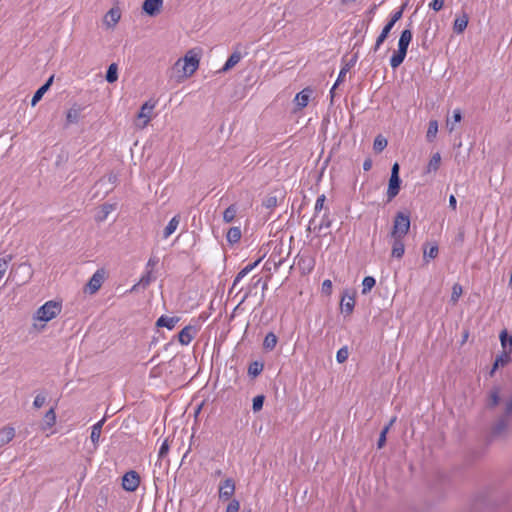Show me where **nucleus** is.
Here are the masks:
<instances>
[{
  "label": "nucleus",
  "instance_id": "f257e3e1",
  "mask_svg": "<svg viewBox=\"0 0 512 512\" xmlns=\"http://www.w3.org/2000/svg\"><path fill=\"white\" fill-rule=\"evenodd\" d=\"M410 229V216L408 213L398 212L395 215L391 237L403 238Z\"/></svg>",
  "mask_w": 512,
  "mask_h": 512
},
{
  "label": "nucleus",
  "instance_id": "f03ea898",
  "mask_svg": "<svg viewBox=\"0 0 512 512\" xmlns=\"http://www.w3.org/2000/svg\"><path fill=\"white\" fill-rule=\"evenodd\" d=\"M61 312V304L55 301H48L38 308L35 318L37 320L48 322L55 318Z\"/></svg>",
  "mask_w": 512,
  "mask_h": 512
},
{
  "label": "nucleus",
  "instance_id": "7ed1b4c3",
  "mask_svg": "<svg viewBox=\"0 0 512 512\" xmlns=\"http://www.w3.org/2000/svg\"><path fill=\"white\" fill-rule=\"evenodd\" d=\"M105 279V271L98 269L90 278L88 283L85 285L84 292L89 294H95L102 286Z\"/></svg>",
  "mask_w": 512,
  "mask_h": 512
},
{
  "label": "nucleus",
  "instance_id": "20e7f679",
  "mask_svg": "<svg viewBox=\"0 0 512 512\" xmlns=\"http://www.w3.org/2000/svg\"><path fill=\"white\" fill-rule=\"evenodd\" d=\"M181 65L183 70V75L188 77L191 76L199 66V59L197 56H185L183 59V63L181 64V60H178L175 64L176 67Z\"/></svg>",
  "mask_w": 512,
  "mask_h": 512
},
{
  "label": "nucleus",
  "instance_id": "39448f33",
  "mask_svg": "<svg viewBox=\"0 0 512 512\" xmlns=\"http://www.w3.org/2000/svg\"><path fill=\"white\" fill-rule=\"evenodd\" d=\"M509 423L510 419L506 418V416H500L491 428L490 438L495 439L505 436Z\"/></svg>",
  "mask_w": 512,
  "mask_h": 512
},
{
  "label": "nucleus",
  "instance_id": "423d86ee",
  "mask_svg": "<svg viewBox=\"0 0 512 512\" xmlns=\"http://www.w3.org/2000/svg\"><path fill=\"white\" fill-rule=\"evenodd\" d=\"M140 484V476L135 471H129L122 478V487L124 490L133 492Z\"/></svg>",
  "mask_w": 512,
  "mask_h": 512
},
{
  "label": "nucleus",
  "instance_id": "0eeeda50",
  "mask_svg": "<svg viewBox=\"0 0 512 512\" xmlns=\"http://www.w3.org/2000/svg\"><path fill=\"white\" fill-rule=\"evenodd\" d=\"M235 493V482L231 478L225 479L219 486V499L226 501Z\"/></svg>",
  "mask_w": 512,
  "mask_h": 512
},
{
  "label": "nucleus",
  "instance_id": "6e6552de",
  "mask_svg": "<svg viewBox=\"0 0 512 512\" xmlns=\"http://www.w3.org/2000/svg\"><path fill=\"white\" fill-rule=\"evenodd\" d=\"M154 108H155V103L151 102V101H147L141 106L140 111L137 115V118L139 120L143 119V122L141 124L138 123L137 126H139L140 128H144L149 123V121L151 119V113Z\"/></svg>",
  "mask_w": 512,
  "mask_h": 512
},
{
  "label": "nucleus",
  "instance_id": "1a4fd4ad",
  "mask_svg": "<svg viewBox=\"0 0 512 512\" xmlns=\"http://www.w3.org/2000/svg\"><path fill=\"white\" fill-rule=\"evenodd\" d=\"M197 329L194 326H185L178 334V340L182 345H188L195 337Z\"/></svg>",
  "mask_w": 512,
  "mask_h": 512
},
{
  "label": "nucleus",
  "instance_id": "9d476101",
  "mask_svg": "<svg viewBox=\"0 0 512 512\" xmlns=\"http://www.w3.org/2000/svg\"><path fill=\"white\" fill-rule=\"evenodd\" d=\"M162 5L163 0H145L142 9L149 16H155L160 12Z\"/></svg>",
  "mask_w": 512,
  "mask_h": 512
},
{
  "label": "nucleus",
  "instance_id": "9b49d317",
  "mask_svg": "<svg viewBox=\"0 0 512 512\" xmlns=\"http://www.w3.org/2000/svg\"><path fill=\"white\" fill-rule=\"evenodd\" d=\"M401 179L400 177H390L388 189H387V200H393L400 191Z\"/></svg>",
  "mask_w": 512,
  "mask_h": 512
},
{
  "label": "nucleus",
  "instance_id": "f8f14e48",
  "mask_svg": "<svg viewBox=\"0 0 512 512\" xmlns=\"http://www.w3.org/2000/svg\"><path fill=\"white\" fill-rule=\"evenodd\" d=\"M53 80H54V75L50 76L48 78V80L40 88L37 89V91L34 93L32 100H31L32 106H35L42 99L43 95L46 93V91L52 85Z\"/></svg>",
  "mask_w": 512,
  "mask_h": 512
},
{
  "label": "nucleus",
  "instance_id": "ddd939ff",
  "mask_svg": "<svg viewBox=\"0 0 512 512\" xmlns=\"http://www.w3.org/2000/svg\"><path fill=\"white\" fill-rule=\"evenodd\" d=\"M262 261V257L258 258L255 262L251 263V264H248L247 266H245L242 270H240L238 272V274L236 275L234 281H233V285H232V290L234 288H236V286L238 285V283L240 282V280L242 278H244L249 272H251L256 266H258V264Z\"/></svg>",
  "mask_w": 512,
  "mask_h": 512
},
{
  "label": "nucleus",
  "instance_id": "4468645a",
  "mask_svg": "<svg viewBox=\"0 0 512 512\" xmlns=\"http://www.w3.org/2000/svg\"><path fill=\"white\" fill-rule=\"evenodd\" d=\"M81 112H82V107L77 104H74L67 112L66 124L69 125V124L78 123V121L80 119Z\"/></svg>",
  "mask_w": 512,
  "mask_h": 512
},
{
  "label": "nucleus",
  "instance_id": "2eb2a0df",
  "mask_svg": "<svg viewBox=\"0 0 512 512\" xmlns=\"http://www.w3.org/2000/svg\"><path fill=\"white\" fill-rule=\"evenodd\" d=\"M105 421H106V417H103L100 421H98L96 424H94L92 426L90 438H91V441L94 444L95 448L98 446L99 439H100L101 432H102V427H103Z\"/></svg>",
  "mask_w": 512,
  "mask_h": 512
},
{
  "label": "nucleus",
  "instance_id": "dca6fc26",
  "mask_svg": "<svg viewBox=\"0 0 512 512\" xmlns=\"http://www.w3.org/2000/svg\"><path fill=\"white\" fill-rule=\"evenodd\" d=\"M394 26L392 23L387 22L386 25L383 27L381 33L376 39L375 45L373 47V52H377L380 48V46L383 44V42L387 39L390 31L392 30Z\"/></svg>",
  "mask_w": 512,
  "mask_h": 512
},
{
  "label": "nucleus",
  "instance_id": "f3484780",
  "mask_svg": "<svg viewBox=\"0 0 512 512\" xmlns=\"http://www.w3.org/2000/svg\"><path fill=\"white\" fill-rule=\"evenodd\" d=\"M180 224V215H175L163 230V239L169 238L178 228Z\"/></svg>",
  "mask_w": 512,
  "mask_h": 512
},
{
  "label": "nucleus",
  "instance_id": "a211bd4d",
  "mask_svg": "<svg viewBox=\"0 0 512 512\" xmlns=\"http://www.w3.org/2000/svg\"><path fill=\"white\" fill-rule=\"evenodd\" d=\"M180 318L179 317H168V316H165V315H162L161 317L158 318L157 322H156V326L158 327H166L167 329L169 330H172L175 325L179 322Z\"/></svg>",
  "mask_w": 512,
  "mask_h": 512
},
{
  "label": "nucleus",
  "instance_id": "6ab92c4d",
  "mask_svg": "<svg viewBox=\"0 0 512 512\" xmlns=\"http://www.w3.org/2000/svg\"><path fill=\"white\" fill-rule=\"evenodd\" d=\"M121 14L118 8H111L105 15L104 22L108 27L115 26L120 20Z\"/></svg>",
  "mask_w": 512,
  "mask_h": 512
},
{
  "label": "nucleus",
  "instance_id": "aec40b11",
  "mask_svg": "<svg viewBox=\"0 0 512 512\" xmlns=\"http://www.w3.org/2000/svg\"><path fill=\"white\" fill-rule=\"evenodd\" d=\"M15 437V429L11 426L3 427L0 430V447L8 444Z\"/></svg>",
  "mask_w": 512,
  "mask_h": 512
},
{
  "label": "nucleus",
  "instance_id": "412c9836",
  "mask_svg": "<svg viewBox=\"0 0 512 512\" xmlns=\"http://www.w3.org/2000/svg\"><path fill=\"white\" fill-rule=\"evenodd\" d=\"M392 238L394 239V241L392 244L391 255H392V257H395V258H402L403 254L405 252V246H404L403 240L400 237H392Z\"/></svg>",
  "mask_w": 512,
  "mask_h": 512
},
{
  "label": "nucleus",
  "instance_id": "4be33fe9",
  "mask_svg": "<svg viewBox=\"0 0 512 512\" xmlns=\"http://www.w3.org/2000/svg\"><path fill=\"white\" fill-rule=\"evenodd\" d=\"M412 40V31L410 29H404L401 32L399 41H398V49L405 50L407 52L409 44Z\"/></svg>",
  "mask_w": 512,
  "mask_h": 512
},
{
  "label": "nucleus",
  "instance_id": "5701e85b",
  "mask_svg": "<svg viewBox=\"0 0 512 512\" xmlns=\"http://www.w3.org/2000/svg\"><path fill=\"white\" fill-rule=\"evenodd\" d=\"M55 423H56V413H55L54 408H50L44 415L41 429L47 430V429L51 428L52 426H54Z\"/></svg>",
  "mask_w": 512,
  "mask_h": 512
},
{
  "label": "nucleus",
  "instance_id": "b1692460",
  "mask_svg": "<svg viewBox=\"0 0 512 512\" xmlns=\"http://www.w3.org/2000/svg\"><path fill=\"white\" fill-rule=\"evenodd\" d=\"M341 311L346 315H350L355 306V299L353 296H343L341 299Z\"/></svg>",
  "mask_w": 512,
  "mask_h": 512
},
{
  "label": "nucleus",
  "instance_id": "393cba45",
  "mask_svg": "<svg viewBox=\"0 0 512 512\" xmlns=\"http://www.w3.org/2000/svg\"><path fill=\"white\" fill-rule=\"evenodd\" d=\"M311 92L310 89H303L296 94L295 101L299 108L302 109L307 106Z\"/></svg>",
  "mask_w": 512,
  "mask_h": 512
},
{
  "label": "nucleus",
  "instance_id": "a878e982",
  "mask_svg": "<svg viewBox=\"0 0 512 512\" xmlns=\"http://www.w3.org/2000/svg\"><path fill=\"white\" fill-rule=\"evenodd\" d=\"M242 58V55L239 51H234L230 56L229 58L227 59L226 63L224 64V66L222 67L221 71L222 72H226L228 70H230L231 68H233L236 64L239 63V61L241 60Z\"/></svg>",
  "mask_w": 512,
  "mask_h": 512
},
{
  "label": "nucleus",
  "instance_id": "bb28decb",
  "mask_svg": "<svg viewBox=\"0 0 512 512\" xmlns=\"http://www.w3.org/2000/svg\"><path fill=\"white\" fill-rule=\"evenodd\" d=\"M114 210V205L105 203L100 207V210L95 216L97 222H103L108 215Z\"/></svg>",
  "mask_w": 512,
  "mask_h": 512
},
{
  "label": "nucleus",
  "instance_id": "cd10ccee",
  "mask_svg": "<svg viewBox=\"0 0 512 512\" xmlns=\"http://www.w3.org/2000/svg\"><path fill=\"white\" fill-rule=\"evenodd\" d=\"M406 54H407V52L405 50H400V49H398L396 52H394V54L390 58L391 67L393 69L399 67L403 63V61L406 57Z\"/></svg>",
  "mask_w": 512,
  "mask_h": 512
},
{
  "label": "nucleus",
  "instance_id": "c85d7f7f",
  "mask_svg": "<svg viewBox=\"0 0 512 512\" xmlns=\"http://www.w3.org/2000/svg\"><path fill=\"white\" fill-rule=\"evenodd\" d=\"M510 352V350L506 351V349H504V351L496 357L493 364V371L496 370L499 366H505L511 361Z\"/></svg>",
  "mask_w": 512,
  "mask_h": 512
},
{
  "label": "nucleus",
  "instance_id": "c756f323",
  "mask_svg": "<svg viewBox=\"0 0 512 512\" xmlns=\"http://www.w3.org/2000/svg\"><path fill=\"white\" fill-rule=\"evenodd\" d=\"M468 25V17L466 15H463L462 17H458L455 19L453 24V30L455 33L460 34L462 33Z\"/></svg>",
  "mask_w": 512,
  "mask_h": 512
},
{
  "label": "nucleus",
  "instance_id": "7c9ffc66",
  "mask_svg": "<svg viewBox=\"0 0 512 512\" xmlns=\"http://www.w3.org/2000/svg\"><path fill=\"white\" fill-rule=\"evenodd\" d=\"M227 241L230 244H235L241 239V230L239 227H231L226 235Z\"/></svg>",
  "mask_w": 512,
  "mask_h": 512
},
{
  "label": "nucleus",
  "instance_id": "2f4dec72",
  "mask_svg": "<svg viewBox=\"0 0 512 512\" xmlns=\"http://www.w3.org/2000/svg\"><path fill=\"white\" fill-rule=\"evenodd\" d=\"M279 196L276 193L268 194L262 201L263 207L267 209H273L278 204Z\"/></svg>",
  "mask_w": 512,
  "mask_h": 512
},
{
  "label": "nucleus",
  "instance_id": "473e14b6",
  "mask_svg": "<svg viewBox=\"0 0 512 512\" xmlns=\"http://www.w3.org/2000/svg\"><path fill=\"white\" fill-rule=\"evenodd\" d=\"M277 336L273 332H269L263 341V347L266 350H273L277 344Z\"/></svg>",
  "mask_w": 512,
  "mask_h": 512
},
{
  "label": "nucleus",
  "instance_id": "72a5a7b5",
  "mask_svg": "<svg viewBox=\"0 0 512 512\" xmlns=\"http://www.w3.org/2000/svg\"><path fill=\"white\" fill-rule=\"evenodd\" d=\"M237 211H238V209L235 204L230 205L223 212V221L225 223H231L235 219Z\"/></svg>",
  "mask_w": 512,
  "mask_h": 512
},
{
  "label": "nucleus",
  "instance_id": "f704fd0d",
  "mask_svg": "<svg viewBox=\"0 0 512 512\" xmlns=\"http://www.w3.org/2000/svg\"><path fill=\"white\" fill-rule=\"evenodd\" d=\"M117 70H118V68L115 63H112L109 65L107 72H106V76H105L106 81L108 83H114L115 81H117V79H118Z\"/></svg>",
  "mask_w": 512,
  "mask_h": 512
},
{
  "label": "nucleus",
  "instance_id": "c9c22d12",
  "mask_svg": "<svg viewBox=\"0 0 512 512\" xmlns=\"http://www.w3.org/2000/svg\"><path fill=\"white\" fill-rule=\"evenodd\" d=\"M387 139L382 135L376 136L373 143V149L376 153L382 152L387 146Z\"/></svg>",
  "mask_w": 512,
  "mask_h": 512
},
{
  "label": "nucleus",
  "instance_id": "e433bc0d",
  "mask_svg": "<svg viewBox=\"0 0 512 512\" xmlns=\"http://www.w3.org/2000/svg\"><path fill=\"white\" fill-rule=\"evenodd\" d=\"M462 119V112L460 109H455L453 111L452 119H447V127L450 132L454 130V125L460 122Z\"/></svg>",
  "mask_w": 512,
  "mask_h": 512
},
{
  "label": "nucleus",
  "instance_id": "4c0bfd02",
  "mask_svg": "<svg viewBox=\"0 0 512 512\" xmlns=\"http://www.w3.org/2000/svg\"><path fill=\"white\" fill-rule=\"evenodd\" d=\"M376 280L372 276H366L362 281V294H367L375 286Z\"/></svg>",
  "mask_w": 512,
  "mask_h": 512
},
{
  "label": "nucleus",
  "instance_id": "58836bf2",
  "mask_svg": "<svg viewBox=\"0 0 512 512\" xmlns=\"http://www.w3.org/2000/svg\"><path fill=\"white\" fill-rule=\"evenodd\" d=\"M437 132H438V122L436 120H431L428 124V130H427V134H426L427 140L433 141L437 135Z\"/></svg>",
  "mask_w": 512,
  "mask_h": 512
},
{
  "label": "nucleus",
  "instance_id": "ea45409f",
  "mask_svg": "<svg viewBox=\"0 0 512 512\" xmlns=\"http://www.w3.org/2000/svg\"><path fill=\"white\" fill-rule=\"evenodd\" d=\"M440 162H441V156L440 154L437 152L435 153L429 163H428V167H427V171L428 172H431V171H437L439 169V166H440Z\"/></svg>",
  "mask_w": 512,
  "mask_h": 512
},
{
  "label": "nucleus",
  "instance_id": "a19ab883",
  "mask_svg": "<svg viewBox=\"0 0 512 512\" xmlns=\"http://www.w3.org/2000/svg\"><path fill=\"white\" fill-rule=\"evenodd\" d=\"M499 338H500L501 346L503 347V349H506V347L509 345L510 351H511L512 350V336H510L508 334L506 329L501 331Z\"/></svg>",
  "mask_w": 512,
  "mask_h": 512
},
{
  "label": "nucleus",
  "instance_id": "79ce46f5",
  "mask_svg": "<svg viewBox=\"0 0 512 512\" xmlns=\"http://www.w3.org/2000/svg\"><path fill=\"white\" fill-rule=\"evenodd\" d=\"M463 293L462 286L459 283H455L452 287V294L450 301L456 304Z\"/></svg>",
  "mask_w": 512,
  "mask_h": 512
},
{
  "label": "nucleus",
  "instance_id": "37998d69",
  "mask_svg": "<svg viewBox=\"0 0 512 512\" xmlns=\"http://www.w3.org/2000/svg\"><path fill=\"white\" fill-rule=\"evenodd\" d=\"M331 223L332 222H331L329 216L325 213L323 215V217H322V220H321L320 224L319 225H314L313 231L320 232L323 229H328V228H330Z\"/></svg>",
  "mask_w": 512,
  "mask_h": 512
},
{
  "label": "nucleus",
  "instance_id": "c03bdc74",
  "mask_svg": "<svg viewBox=\"0 0 512 512\" xmlns=\"http://www.w3.org/2000/svg\"><path fill=\"white\" fill-rule=\"evenodd\" d=\"M263 367L264 366L262 363L255 361L249 365L248 374L250 376L256 377L262 372Z\"/></svg>",
  "mask_w": 512,
  "mask_h": 512
},
{
  "label": "nucleus",
  "instance_id": "a18cd8bd",
  "mask_svg": "<svg viewBox=\"0 0 512 512\" xmlns=\"http://www.w3.org/2000/svg\"><path fill=\"white\" fill-rule=\"evenodd\" d=\"M438 252H439V249L436 244L432 245L428 250L425 248L424 255H423L424 261L428 262V259L436 258L438 255Z\"/></svg>",
  "mask_w": 512,
  "mask_h": 512
},
{
  "label": "nucleus",
  "instance_id": "49530a36",
  "mask_svg": "<svg viewBox=\"0 0 512 512\" xmlns=\"http://www.w3.org/2000/svg\"><path fill=\"white\" fill-rule=\"evenodd\" d=\"M350 69V64H346L341 70H340V73L338 75V78L335 82V84L333 85L332 89L330 90V93H331V97H333V93H334V90L336 88V86H338L344 79L346 73L349 71Z\"/></svg>",
  "mask_w": 512,
  "mask_h": 512
},
{
  "label": "nucleus",
  "instance_id": "de8ad7c7",
  "mask_svg": "<svg viewBox=\"0 0 512 512\" xmlns=\"http://www.w3.org/2000/svg\"><path fill=\"white\" fill-rule=\"evenodd\" d=\"M264 400V395H257L256 397L253 398L252 409L254 412H258L262 409Z\"/></svg>",
  "mask_w": 512,
  "mask_h": 512
},
{
  "label": "nucleus",
  "instance_id": "09e8293b",
  "mask_svg": "<svg viewBox=\"0 0 512 512\" xmlns=\"http://www.w3.org/2000/svg\"><path fill=\"white\" fill-rule=\"evenodd\" d=\"M348 356H349L348 348L342 347L337 351L336 360L338 361V363H344L348 359Z\"/></svg>",
  "mask_w": 512,
  "mask_h": 512
},
{
  "label": "nucleus",
  "instance_id": "8fccbe9b",
  "mask_svg": "<svg viewBox=\"0 0 512 512\" xmlns=\"http://www.w3.org/2000/svg\"><path fill=\"white\" fill-rule=\"evenodd\" d=\"M499 400H500L499 389L495 388L490 392V402H489L488 406L495 407L496 405H498Z\"/></svg>",
  "mask_w": 512,
  "mask_h": 512
},
{
  "label": "nucleus",
  "instance_id": "3c124183",
  "mask_svg": "<svg viewBox=\"0 0 512 512\" xmlns=\"http://www.w3.org/2000/svg\"><path fill=\"white\" fill-rule=\"evenodd\" d=\"M325 200H326V197L324 194L317 197L315 207H314V218L323 209Z\"/></svg>",
  "mask_w": 512,
  "mask_h": 512
},
{
  "label": "nucleus",
  "instance_id": "603ef678",
  "mask_svg": "<svg viewBox=\"0 0 512 512\" xmlns=\"http://www.w3.org/2000/svg\"><path fill=\"white\" fill-rule=\"evenodd\" d=\"M261 283H262V278H260V277L257 278L256 276H254L252 278L251 284L249 285L248 291L244 294V296L242 298V302L249 296V294L251 293L252 289L256 288Z\"/></svg>",
  "mask_w": 512,
  "mask_h": 512
},
{
  "label": "nucleus",
  "instance_id": "864d4df0",
  "mask_svg": "<svg viewBox=\"0 0 512 512\" xmlns=\"http://www.w3.org/2000/svg\"><path fill=\"white\" fill-rule=\"evenodd\" d=\"M501 416L511 419L512 417V396L505 400L504 413Z\"/></svg>",
  "mask_w": 512,
  "mask_h": 512
},
{
  "label": "nucleus",
  "instance_id": "5fc2aeb1",
  "mask_svg": "<svg viewBox=\"0 0 512 512\" xmlns=\"http://www.w3.org/2000/svg\"><path fill=\"white\" fill-rule=\"evenodd\" d=\"M388 431H389V426H385L382 429V431H381V433L379 435V439L377 441V447L379 449H381L385 445V443H386V435H387Z\"/></svg>",
  "mask_w": 512,
  "mask_h": 512
},
{
  "label": "nucleus",
  "instance_id": "6e6d98bb",
  "mask_svg": "<svg viewBox=\"0 0 512 512\" xmlns=\"http://www.w3.org/2000/svg\"><path fill=\"white\" fill-rule=\"evenodd\" d=\"M240 502L237 499H232L227 507L225 512H239Z\"/></svg>",
  "mask_w": 512,
  "mask_h": 512
},
{
  "label": "nucleus",
  "instance_id": "4d7b16f0",
  "mask_svg": "<svg viewBox=\"0 0 512 512\" xmlns=\"http://www.w3.org/2000/svg\"><path fill=\"white\" fill-rule=\"evenodd\" d=\"M10 260H11L10 256L8 258H1L0 259V280L5 275V273L7 271V268H8V263H9Z\"/></svg>",
  "mask_w": 512,
  "mask_h": 512
},
{
  "label": "nucleus",
  "instance_id": "13d9d810",
  "mask_svg": "<svg viewBox=\"0 0 512 512\" xmlns=\"http://www.w3.org/2000/svg\"><path fill=\"white\" fill-rule=\"evenodd\" d=\"M45 402H46V396L42 395V394H38V395H36V397L33 401V406H34V408L39 409L45 404Z\"/></svg>",
  "mask_w": 512,
  "mask_h": 512
},
{
  "label": "nucleus",
  "instance_id": "bf43d9fd",
  "mask_svg": "<svg viewBox=\"0 0 512 512\" xmlns=\"http://www.w3.org/2000/svg\"><path fill=\"white\" fill-rule=\"evenodd\" d=\"M169 452V443H168V439H165L159 449V453H158V457L161 459V458H164Z\"/></svg>",
  "mask_w": 512,
  "mask_h": 512
},
{
  "label": "nucleus",
  "instance_id": "052dcab7",
  "mask_svg": "<svg viewBox=\"0 0 512 512\" xmlns=\"http://www.w3.org/2000/svg\"><path fill=\"white\" fill-rule=\"evenodd\" d=\"M151 274H152L151 270L147 271V273L144 276H142V278L140 279L139 284L142 285L143 287L148 286L152 281Z\"/></svg>",
  "mask_w": 512,
  "mask_h": 512
},
{
  "label": "nucleus",
  "instance_id": "680f3d73",
  "mask_svg": "<svg viewBox=\"0 0 512 512\" xmlns=\"http://www.w3.org/2000/svg\"><path fill=\"white\" fill-rule=\"evenodd\" d=\"M444 1L445 0H433L430 4H429V7L431 9H433L434 11L438 12L440 11L443 6H444Z\"/></svg>",
  "mask_w": 512,
  "mask_h": 512
},
{
  "label": "nucleus",
  "instance_id": "e2e57ef3",
  "mask_svg": "<svg viewBox=\"0 0 512 512\" xmlns=\"http://www.w3.org/2000/svg\"><path fill=\"white\" fill-rule=\"evenodd\" d=\"M402 14H403V7L399 10V11H396L395 13H393V15L391 16L390 20L388 21L389 23H392V25L394 26L395 23L401 19L402 17Z\"/></svg>",
  "mask_w": 512,
  "mask_h": 512
},
{
  "label": "nucleus",
  "instance_id": "0e129e2a",
  "mask_svg": "<svg viewBox=\"0 0 512 512\" xmlns=\"http://www.w3.org/2000/svg\"><path fill=\"white\" fill-rule=\"evenodd\" d=\"M332 289V282L329 279H326L322 283V291L326 294H330Z\"/></svg>",
  "mask_w": 512,
  "mask_h": 512
},
{
  "label": "nucleus",
  "instance_id": "69168bd1",
  "mask_svg": "<svg viewBox=\"0 0 512 512\" xmlns=\"http://www.w3.org/2000/svg\"><path fill=\"white\" fill-rule=\"evenodd\" d=\"M399 169V164L395 162L392 166L390 177H399Z\"/></svg>",
  "mask_w": 512,
  "mask_h": 512
},
{
  "label": "nucleus",
  "instance_id": "338daca9",
  "mask_svg": "<svg viewBox=\"0 0 512 512\" xmlns=\"http://www.w3.org/2000/svg\"><path fill=\"white\" fill-rule=\"evenodd\" d=\"M449 207L454 211L457 208V200L454 195H450L449 197Z\"/></svg>",
  "mask_w": 512,
  "mask_h": 512
},
{
  "label": "nucleus",
  "instance_id": "774afa93",
  "mask_svg": "<svg viewBox=\"0 0 512 512\" xmlns=\"http://www.w3.org/2000/svg\"><path fill=\"white\" fill-rule=\"evenodd\" d=\"M372 167V160L370 158H367L363 163V169L364 171H369Z\"/></svg>",
  "mask_w": 512,
  "mask_h": 512
}]
</instances>
